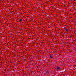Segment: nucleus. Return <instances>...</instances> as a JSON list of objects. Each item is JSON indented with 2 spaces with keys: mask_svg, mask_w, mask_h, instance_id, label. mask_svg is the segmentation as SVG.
<instances>
[{
  "mask_svg": "<svg viewBox=\"0 0 76 76\" xmlns=\"http://www.w3.org/2000/svg\"><path fill=\"white\" fill-rule=\"evenodd\" d=\"M57 70H59L60 69V67H58L56 68Z\"/></svg>",
  "mask_w": 76,
  "mask_h": 76,
  "instance_id": "1",
  "label": "nucleus"
},
{
  "mask_svg": "<svg viewBox=\"0 0 76 76\" xmlns=\"http://www.w3.org/2000/svg\"><path fill=\"white\" fill-rule=\"evenodd\" d=\"M50 57L51 58H53V57H52V56L51 55L50 56Z\"/></svg>",
  "mask_w": 76,
  "mask_h": 76,
  "instance_id": "2",
  "label": "nucleus"
},
{
  "mask_svg": "<svg viewBox=\"0 0 76 76\" xmlns=\"http://www.w3.org/2000/svg\"><path fill=\"white\" fill-rule=\"evenodd\" d=\"M20 21V22H22V19H20V20H19Z\"/></svg>",
  "mask_w": 76,
  "mask_h": 76,
  "instance_id": "3",
  "label": "nucleus"
},
{
  "mask_svg": "<svg viewBox=\"0 0 76 76\" xmlns=\"http://www.w3.org/2000/svg\"><path fill=\"white\" fill-rule=\"evenodd\" d=\"M65 30L66 31H68V30L67 29H65Z\"/></svg>",
  "mask_w": 76,
  "mask_h": 76,
  "instance_id": "4",
  "label": "nucleus"
},
{
  "mask_svg": "<svg viewBox=\"0 0 76 76\" xmlns=\"http://www.w3.org/2000/svg\"><path fill=\"white\" fill-rule=\"evenodd\" d=\"M64 28H65H65H66V27Z\"/></svg>",
  "mask_w": 76,
  "mask_h": 76,
  "instance_id": "5",
  "label": "nucleus"
}]
</instances>
